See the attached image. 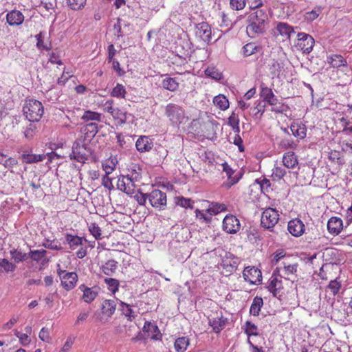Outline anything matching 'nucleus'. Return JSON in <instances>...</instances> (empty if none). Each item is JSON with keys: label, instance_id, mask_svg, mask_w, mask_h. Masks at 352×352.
I'll return each mask as SVG.
<instances>
[{"label": "nucleus", "instance_id": "f257e3e1", "mask_svg": "<svg viewBox=\"0 0 352 352\" xmlns=\"http://www.w3.org/2000/svg\"><path fill=\"white\" fill-rule=\"evenodd\" d=\"M268 16L265 10L257 9L248 16V25L246 28L248 36L254 38L258 34L264 33L266 30V24Z\"/></svg>", "mask_w": 352, "mask_h": 352}, {"label": "nucleus", "instance_id": "f03ea898", "mask_svg": "<svg viewBox=\"0 0 352 352\" xmlns=\"http://www.w3.org/2000/svg\"><path fill=\"white\" fill-rule=\"evenodd\" d=\"M25 118L32 122H38L43 115L44 109L42 103L36 100H27L23 107Z\"/></svg>", "mask_w": 352, "mask_h": 352}, {"label": "nucleus", "instance_id": "7ed1b4c3", "mask_svg": "<svg viewBox=\"0 0 352 352\" xmlns=\"http://www.w3.org/2000/svg\"><path fill=\"white\" fill-rule=\"evenodd\" d=\"M91 154V149L85 143V140L78 139L73 144L70 158L84 164Z\"/></svg>", "mask_w": 352, "mask_h": 352}, {"label": "nucleus", "instance_id": "20e7f679", "mask_svg": "<svg viewBox=\"0 0 352 352\" xmlns=\"http://www.w3.org/2000/svg\"><path fill=\"white\" fill-rule=\"evenodd\" d=\"M165 115L173 124H179L185 118V112L178 104L169 103L165 107Z\"/></svg>", "mask_w": 352, "mask_h": 352}, {"label": "nucleus", "instance_id": "39448f33", "mask_svg": "<svg viewBox=\"0 0 352 352\" xmlns=\"http://www.w3.org/2000/svg\"><path fill=\"white\" fill-rule=\"evenodd\" d=\"M297 38L296 47L305 54H309L314 46L315 41L314 38L305 32L298 33Z\"/></svg>", "mask_w": 352, "mask_h": 352}, {"label": "nucleus", "instance_id": "423d86ee", "mask_svg": "<svg viewBox=\"0 0 352 352\" xmlns=\"http://www.w3.org/2000/svg\"><path fill=\"white\" fill-rule=\"evenodd\" d=\"M148 202L153 208L164 210L166 207V194L158 189L153 190L148 193Z\"/></svg>", "mask_w": 352, "mask_h": 352}, {"label": "nucleus", "instance_id": "0eeeda50", "mask_svg": "<svg viewBox=\"0 0 352 352\" xmlns=\"http://www.w3.org/2000/svg\"><path fill=\"white\" fill-rule=\"evenodd\" d=\"M278 211L274 208H269L265 210L261 216V226L267 229H271L278 223L279 217Z\"/></svg>", "mask_w": 352, "mask_h": 352}, {"label": "nucleus", "instance_id": "6e6552de", "mask_svg": "<svg viewBox=\"0 0 352 352\" xmlns=\"http://www.w3.org/2000/svg\"><path fill=\"white\" fill-rule=\"evenodd\" d=\"M282 278L283 275L279 274V268H276L269 280L267 288L275 297L278 296L283 289Z\"/></svg>", "mask_w": 352, "mask_h": 352}, {"label": "nucleus", "instance_id": "1a4fd4ad", "mask_svg": "<svg viewBox=\"0 0 352 352\" xmlns=\"http://www.w3.org/2000/svg\"><path fill=\"white\" fill-rule=\"evenodd\" d=\"M62 286L69 291L75 287L78 281V275L75 272H66L65 270H58Z\"/></svg>", "mask_w": 352, "mask_h": 352}, {"label": "nucleus", "instance_id": "9d476101", "mask_svg": "<svg viewBox=\"0 0 352 352\" xmlns=\"http://www.w3.org/2000/svg\"><path fill=\"white\" fill-rule=\"evenodd\" d=\"M222 228L228 234H236L241 229V223L234 215L227 214L223 220Z\"/></svg>", "mask_w": 352, "mask_h": 352}, {"label": "nucleus", "instance_id": "9b49d317", "mask_svg": "<svg viewBox=\"0 0 352 352\" xmlns=\"http://www.w3.org/2000/svg\"><path fill=\"white\" fill-rule=\"evenodd\" d=\"M243 276L245 281L252 285L259 284L262 280L261 272L255 267H246L243 272Z\"/></svg>", "mask_w": 352, "mask_h": 352}, {"label": "nucleus", "instance_id": "f8f14e48", "mask_svg": "<svg viewBox=\"0 0 352 352\" xmlns=\"http://www.w3.org/2000/svg\"><path fill=\"white\" fill-rule=\"evenodd\" d=\"M196 36L206 43H210L212 40V30L208 23H198L195 28Z\"/></svg>", "mask_w": 352, "mask_h": 352}, {"label": "nucleus", "instance_id": "ddd939ff", "mask_svg": "<svg viewBox=\"0 0 352 352\" xmlns=\"http://www.w3.org/2000/svg\"><path fill=\"white\" fill-rule=\"evenodd\" d=\"M117 188L127 195H132L135 192L134 182L129 175L118 177Z\"/></svg>", "mask_w": 352, "mask_h": 352}, {"label": "nucleus", "instance_id": "4468645a", "mask_svg": "<svg viewBox=\"0 0 352 352\" xmlns=\"http://www.w3.org/2000/svg\"><path fill=\"white\" fill-rule=\"evenodd\" d=\"M56 154L54 152L48 153L46 155H36V154H25L23 153L21 155L22 161L26 164L37 163L43 161L46 156L48 157V161L50 162L52 160V157Z\"/></svg>", "mask_w": 352, "mask_h": 352}, {"label": "nucleus", "instance_id": "2eb2a0df", "mask_svg": "<svg viewBox=\"0 0 352 352\" xmlns=\"http://www.w3.org/2000/svg\"><path fill=\"white\" fill-rule=\"evenodd\" d=\"M287 230L292 235L298 237L304 233L305 225L300 219H294L289 221Z\"/></svg>", "mask_w": 352, "mask_h": 352}, {"label": "nucleus", "instance_id": "dca6fc26", "mask_svg": "<svg viewBox=\"0 0 352 352\" xmlns=\"http://www.w3.org/2000/svg\"><path fill=\"white\" fill-rule=\"evenodd\" d=\"M135 147L140 153L148 152L153 147V140L148 136L141 135L135 142Z\"/></svg>", "mask_w": 352, "mask_h": 352}, {"label": "nucleus", "instance_id": "f3484780", "mask_svg": "<svg viewBox=\"0 0 352 352\" xmlns=\"http://www.w3.org/2000/svg\"><path fill=\"white\" fill-rule=\"evenodd\" d=\"M6 20L10 25L18 26L23 23L24 16L19 10H13L7 13Z\"/></svg>", "mask_w": 352, "mask_h": 352}, {"label": "nucleus", "instance_id": "a211bd4d", "mask_svg": "<svg viewBox=\"0 0 352 352\" xmlns=\"http://www.w3.org/2000/svg\"><path fill=\"white\" fill-rule=\"evenodd\" d=\"M226 322L227 319L223 316L221 313L220 315L217 314L215 317L209 318V324L217 333H219L226 327Z\"/></svg>", "mask_w": 352, "mask_h": 352}, {"label": "nucleus", "instance_id": "6ab92c4d", "mask_svg": "<svg viewBox=\"0 0 352 352\" xmlns=\"http://www.w3.org/2000/svg\"><path fill=\"white\" fill-rule=\"evenodd\" d=\"M116 300L113 299L104 300L101 305L102 316L111 317L116 309Z\"/></svg>", "mask_w": 352, "mask_h": 352}, {"label": "nucleus", "instance_id": "aec40b11", "mask_svg": "<svg viewBox=\"0 0 352 352\" xmlns=\"http://www.w3.org/2000/svg\"><path fill=\"white\" fill-rule=\"evenodd\" d=\"M342 221L339 217H333L328 221L327 229L332 234L338 235L342 230Z\"/></svg>", "mask_w": 352, "mask_h": 352}, {"label": "nucleus", "instance_id": "412c9836", "mask_svg": "<svg viewBox=\"0 0 352 352\" xmlns=\"http://www.w3.org/2000/svg\"><path fill=\"white\" fill-rule=\"evenodd\" d=\"M283 267H278L279 268V274L282 273L283 277L287 280L291 279V276L296 274L298 268V264H289L286 262H283Z\"/></svg>", "mask_w": 352, "mask_h": 352}, {"label": "nucleus", "instance_id": "4be33fe9", "mask_svg": "<svg viewBox=\"0 0 352 352\" xmlns=\"http://www.w3.org/2000/svg\"><path fill=\"white\" fill-rule=\"evenodd\" d=\"M276 30L280 36L285 38V39H289L291 34L294 33V28L289 25L287 23L279 22L277 23Z\"/></svg>", "mask_w": 352, "mask_h": 352}, {"label": "nucleus", "instance_id": "5701e85b", "mask_svg": "<svg viewBox=\"0 0 352 352\" xmlns=\"http://www.w3.org/2000/svg\"><path fill=\"white\" fill-rule=\"evenodd\" d=\"M283 163L287 168H294L298 164L297 156L293 151L285 153L283 156Z\"/></svg>", "mask_w": 352, "mask_h": 352}, {"label": "nucleus", "instance_id": "b1692460", "mask_svg": "<svg viewBox=\"0 0 352 352\" xmlns=\"http://www.w3.org/2000/svg\"><path fill=\"white\" fill-rule=\"evenodd\" d=\"M261 96L264 101H266L272 106L276 105L278 102L277 97L274 94L272 89L267 87L261 88Z\"/></svg>", "mask_w": 352, "mask_h": 352}, {"label": "nucleus", "instance_id": "393cba45", "mask_svg": "<svg viewBox=\"0 0 352 352\" xmlns=\"http://www.w3.org/2000/svg\"><path fill=\"white\" fill-rule=\"evenodd\" d=\"M83 240L86 241L84 238L77 235H73L68 233L65 234V242L69 245L71 250H75L78 246H81L82 245Z\"/></svg>", "mask_w": 352, "mask_h": 352}, {"label": "nucleus", "instance_id": "a878e982", "mask_svg": "<svg viewBox=\"0 0 352 352\" xmlns=\"http://www.w3.org/2000/svg\"><path fill=\"white\" fill-rule=\"evenodd\" d=\"M118 263L116 261L111 259L105 262L103 265H102L100 267V270L104 274L111 276L115 274L118 268Z\"/></svg>", "mask_w": 352, "mask_h": 352}, {"label": "nucleus", "instance_id": "bb28decb", "mask_svg": "<svg viewBox=\"0 0 352 352\" xmlns=\"http://www.w3.org/2000/svg\"><path fill=\"white\" fill-rule=\"evenodd\" d=\"M79 288L82 291V299L87 303H91L98 296V292L94 288H89L82 285Z\"/></svg>", "mask_w": 352, "mask_h": 352}, {"label": "nucleus", "instance_id": "cd10ccee", "mask_svg": "<svg viewBox=\"0 0 352 352\" xmlns=\"http://www.w3.org/2000/svg\"><path fill=\"white\" fill-rule=\"evenodd\" d=\"M111 116L113 119L118 120V122L120 124H125L129 118L132 116L131 114L128 113L127 112L118 107L114 109Z\"/></svg>", "mask_w": 352, "mask_h": 352}, {"label": "nucleus", "instance_id": "c85d7f7f", "mask_svg": "<svg viewBox=\"0 0 352 352\" xmlns=\"http://www.w3.org/2000/svg\"><path fill=\"white\" fill-rule=\"evenodd\" d=\"M292 134L300 139H304L307 135V129L304 124H292L290 126Z\"/></svg>", "mask_w": 352, "mask_h": 352}, {"label": "nucleus", "instance_id": "c756f323", "mask_svg": "<svg viewBox=\"0 0 352 352\" xmlns=\"http://www.w3.org/2000/svg\"><path fill=\"white\" fill-rule=\"evenodd\" d=\"M227 210V206L224 204H220L218 202H211L208 205V208H207V212L210 213V215L217 214L221 212H224Z\"/></svg>", "mask_w": 352, "mask_h": 352}, {"label": "nucleus", "instance_id": "7c9ffc66", "mask_svg": "<svg viewBox=\"0 0 352 352\" xmlns=\"http://www.w3.org/2000/svg\"><path fill=\"white\" fill-rule=\"evenodd\" d=\"M327 62L333 67H340L346 65V60L338 54H332L327 58Z\"/></svg>", "mask_w": 352, "mask_h": 352}, {"label": "nucleus", "instance_id": "2f4dec72", "mask_svg": "<svg viewBox=\"0 0 352 352\" xmlns=\"http://www.w3.org/2000/svg\"><path fill=\"white\" fill-rule=\"evenodd\" d=\"M213 103L217 107L222 111H225L229 107V101L223 94H219L215 96L213 99Z\"/></svg>", "mask_w": 352, "mask_h": 352}, {"label": "nucleus", "instance_id": "473e14b6", "mask_svg": "<svg viewBox=\"0 0 352 352\" xmlns=\"http://www.w3.org/2000/svg\"><path fill=\"white\" fill-rule=\"evenodd\" d=\"M162 87L170 91H175L179 87V83L175 78L168 77L163 79L162 82Z\"/></svg>", "mask_w": 352, "mask_h": 352}, {"label": "nucleus", "instance_id": "72a5a7b5", "mask_svg": "<svg viewBox=\"0 0 352 352\" xmlns=\"http://www.w3.org/2000/svg\"><path fill=\"white\" fill-rule=\"evenodd\" d=\"M263 305V300L261 297L256 296L250 306V312L254 316H258L261 309Z\"/></svg>", "mask_w": 352, "mask_h": 352}, {"label": "nucleus", "instance_id": "f704fd0d", "mask_svg": "<svg viewBox=\"0 0 352 352\" xmlns=\"http://www.w3.org/2000/svg\"><path fill=\"white\" fill-rule=\"evenodd\" d=\"M189 345V340L186 337L178 338L174 343L176 352H184Z\"/></svg>", "mask_w": 352, "mask_h": 352}, {"label": "nucleus", "instance_id": "c9c22d12", "mask_svg": "<svg viewBox=\"0 0 352 352\" xmlns=\"http://www.w3.org/2000/svg\"><path fill=\"white\" fill-rule=\"evenodd\" d=\"M98 131V126L96 122L87 123L84 126V132L85 137L90 139L94 138Z\"/></svg>", "mask_w": 352, "mask_h": 352}, {"label": "nucleus", "instance_id": "e433bc0d", "mask_svg": "<svg viewBox=\"0 0 352 352\" xmlns=\"http://www.w3.org/2000/svg\"><path fill=\"white\" fill-rule=\"evenodd\" d=\"M81 118L85 122L91 121H94V122H100L101 121V114L96 111H86Z\"/></svg>", "mask_w": 352, "mask_h": 352}, {"label": "nucleus", "instance_id": "4c0bfd02", "mask_svg": "<svg viewBox=\"0 0 352 352\" xmlns=\"http://www.w3.org/2000/svg\"><path fill=\"white\" fill-rule=\"evenodd\" d=\"M126 94V89L124 85L118 83L111 91V96L117 98H125Z\"/></svg>", "mask_w": 352, "mask_h": 352}, {"label": "nucleus", "instance_id": "58836bf2", "mask_svg": "<svg viewBox=\"0 0 352 352\" xmlns=\"http://www.w3.org/2000/svg\"><path fill=\"white\" fill-rule=\"evenodd\" d=\"M297 144L291 138H285L280 140L278 143V147L282 149H295Z\"/></svg>", "mask_w": 352, "mask_h": 352}, {"label": "nucleus", "instance_id": "ea45409f", "mask_svg": "<svg viewBox=\"0 0 352 352\" xmlns=\"http://www.w3.org/2000/svg\"><path fill=\"white\" fill-rule=\"evenodd\" d=\"M47 254V251L41 249L37 250H30L28 253L29 258L32 261L38 262L43 259Z\"/></svg>", "mask_w": 352, "mask_h": 352}, {"label": "nucleus", "instance_id": "a19ab883", "mask_svg": "<svg viewBox=\"0 0 352 352\" xmlns=\"http://www.w3.org/2000/svg\"><path fill=\"white\" fill-rule=\"evenodd\" d=\"M120 307L122 314L128 318L129 320L131 321L135 318V315L134 314V311L129 304L120 301Z\"/></svg>", "mask_w": 352, "mask_h": 352}, {"label": "nucleus", "instance_id": "79ce46f5", "mask_svg": "<svg viewBox=\"0 0 352 352\" xmlns=\"http://www.w3.org/2000/svg\"><path fill=\"white\" fill-rule=\"evenodd\" d=\"M175 204L184 208H193V201L190 199L184 197H176L175 198Z\"/></svg>", "mask_w": 352, "mask_h": 352}, {"label": "nucleus", "instance_id": "37998d69", "mask_svg": "<svg viewBox=\"0 0 352 352\" xmlns=\"http://www.w3.org/2000/svg\"><path fill=\"white\" fill-rule=\"evenodd\" d=\"M104 283L107 285V288L113 294H115L118 291L120 283L117 279L113 278H106L104 280Z\"/></svg>", "mask_w": 352, "mask_h": 352}, {"label": "nucleus", "instance_id": "c03bdc74", "mask_svg": "<svg viewBox=\"0 0 352 352\" xmlns=\"http://www.w3.org/2000/svg\"><path fill=\"white\" fill-rule=\"evenodd\" d=\"M10 254L12 258L14 259L16 263L22 262L29 258L28 254L23 253L17 250H11Z\"/></svg>", "mask_w": 352, "mask_h": 352}, {"label": "nucleus", "instance_id": "a18cd8bd", "mask_svg": "<svg viewBox=\"0 0 352 352\" xmlns=\"http://www.w3.org/2000/svg\"><path fill=\"white\" fill-rule=\"evenodd\" d=\"M37 131V127L35 124L30 122L29 124L24 129L23 134L24 136L28 139H32Z\"/></svg>", "mask_w": 352, "mask_h": 352}, {"label": "nucleus", "instance_id": "49530a36", "mask_svg": "<svg viewBox=\"0 0 352 352\" xmlns=\"http://www.w3.org/2000/svg\"><path fill=\"white\" fill-rule=\"evenodd\" d=\"M258 49V46L254 43H248L242 48V53L245 56H250L254 54Z\"/></svg>", "mask_w": 352, "mask_h": 352}, {"label": "nucleus", "instance_id": "de8ad7c7", "mask_svg": "<svg viewBox=\"0 0 352 352\" xmlns=\"http://www.w3.org/2000/svg\"><path fill=\"white\" fill-rule=\"evenodd\" d=\"M116 160L115 159H110L106 160L102 164L103 170L105 172V174L109 175L111 174L116 168Z\"/></svg>", "mask_w": 352, "mask_h": 352}, {"label": "nucleus", "instance_id": "09e8293b", "mask_svg": "<svg viewBox=\"0 0 352 352\" xmlns=\"http://www.w3.org/2000/svg\"><path fill=\"white\" fill-rule=\"evenodd\" d=\"M43 245L45 248H48L53 250H63V247L61 246V245L56 240H49L46 239L43 243Z\"/></svg>", "mask_w": 352, "mask_h": 352}, {"label": "nucleus", "instance_id": "8fccbe9b", "mask_svg": "<svg viewBox=\"0 0 352 352\" xmlns=\"http://www.w3.org/2000/svg\"><path fill=\"white\" fill-rule=\"evenodd\" d=\"M87 0H67L68 6L74 10H78L84 8Z\"/></svg>", "mask_w": 352, "mask_h": 352}, {"label": "nucleus", "instance_id": "3c124183", "mask_svg": "<svg viewBox=\"0 0 352 352\" xmlns=\"http://www.w3.org/2000/svg\"><path fill=\"white\" fill-rule=\"evenodd\" d=\"M44 34L45 33L43 32H41L39 34H36L35 36V38L36 39V47L39 50H50V47L47 46V44L45 43L43 38H44Z\"/></svg>", "mask_w": 352, "mask_h": 352}, {"label": "nucleus", "instance_id": "603ef678", "mask_svg": "<svg viewBox=\"0 0 352 352\" xmlns=\"http://www.w3.org/2000/svg\"><path fill=\"white\" fill-rule=\"evenodd\" d=\"M241 176H242L241 173H239L236 175H234V174L231 175H229V176L228 177V179L223 184V186L227 188H230L232 186L234 185L239 181Z\"/></svg>", "mask_w": 352, "mask_h": 352}, {"label": "nucleus", "instance_id": "864d4df0", "mask_svg": "<svg viewBox=\"0 0 352 352\" xmlns=\"http://www.w3.org/2000/svg\"><path fill=\"white\" fill-rule=\"evenodd\" d=\"M205 74L212 79L214 80H220L222 77L221 73H220L217 69L214 67H208L205 70Z\"/></svg>", "mask_w": 352, "mask_h": 352}, {"label": "nucleus", "instance_id": "5fc2aeb1", "mask_svg": "<svg viewBox=\"0 0 352 352\" xmlns=\"http://www.w3.org/2000/svg\"><path fill=\"white\" fill-rule=\"evenodd\" d=\"M286 175V170L285 168L275 166L272 169V177L274 179H280Z\"/></svg>", "mask_w": 352, "mask_h": 352}, {"label": "nucleus", "instance_id": "6e6d98bb", "mask_svg": "<svg viewBox=\"0 0 352 352\" xmlns=\"http://www.w3.org/2000/svg\"><path fill=\"white\" fill-rule=\"evenodd\" d=\"M14 335L19 339V341L22 345L28 346L30 343V339L29 338L28 333H24L15 330Z\"/></svg>", "mask_w": 352, "mask_h": 352}, {"label": "nucleus", "instance_id": "4d7b16f0", "mask_svg": "<svg viewBox=\"0 0 352 352\" xmlns=\"http://www.w3.org/2000/svg\"><path fill=\"white\" fill-rule=\"evenodd\" d=\"M89 231L95 237L96 239H100L101 230L96 223H91L89 226Z\"/></svg>", "mask_w": 352, "mask_h": 352}, {"label": "nucleus", "instance_id": "13d9d810", "mask_svg": "<svg viewBox=\"0 0 352 352\" xmlns=\"http://www.w3.org/2000/svg\"><path fill=\"white\" fill-rule=\"evenodd\" d=\"M256 331H257V327L254 323H252L250 321H247L245 322V331L248 336L258 335V333Z\"/></svg>", "mask_w": 352, "mask_h": 352}, {"label": "nucleus", "instance_id": "bf43d9fd", "mask_svg": "<svg viewBox=\"0 0 352 352\" xmlns=\"http://www.w3.org/2000/svg\"><path fill=\"white\" fill-rule=\"evenodd\" d=\"M230 5L232 10H241L245 8L246 1L245 0H230Z\"/></svg>", "mask_w": 352, "mask_h": 352}, {"label": "nucleus", "instance_id": "052dcab7", "mask_svg": "<svg viewBox=\"0 0 352 352\" xmlns=\"http://www.w3.org/2000/svg\"><path fill=\"white\" fill-rule=\"evenodd\" d=\"M0 266L7 272H13L16 269V265L6 258L0 259Z\"/></svg>", "mask_w": 352, "mask_h": 352}, {"label": "nucleus", "instance_id": "680f3d73", "mask_svg": "<svg viewBox=\"0 0 352 352\" xmlns=\"http://www.w3.org/2000/svg\"><path fill=\"white\" fill-rule=\"evenodd\" d=\"M135 199L141 206H144L148 199V193H143L138 191L134 196Z\"/></svg>", "mask_w": 352, "mask_h": 352}, {"label": "nucleus", "instance_id": "e2e57ef3", "mask_svg": "<svg viewBox=\"0 0 352 352\" xmlns=\"http://www.w3.org/2000/svg\"><path fill=\"white\" fill-rule=\"evenodd\" d=\"M38 337L43 342H50L51 337L50 330L45 327H43L39 332Z\"/></svg>", "mask_w": 352, "mask_h": 352}, {"label": "nucleus", "instance_id": "0e129e2a", "mask_svg": "<svg viewBox=\"0 0 352 352\" xmlns=\"http://www.w3.org/2000/svg\"><path fill=\"white\" fill-rule=\"evenodd\" d=\"M74 340H75V337L72 336H69L67 338L63 348L60 350L59 352H68L69 351V349L72 348V346L74 342Z\"/></svg>", "mask_w": 352, "mask_h": 352}, {"label": "nucleus", "instance_id": "69168bd1", "mask_svg": "<svg viewBox=\"0 0 352 352\" xmlns=\"http://www.w3.org/2000/svg\"><path fill=\"white\" fill-rule=\"evenodd\" d=\"M104 111L108 112L111 115L117 107H114V101L112 99L107 100L103 104Z\"/></svg>", "mask_w": 352, "mask_h": 352}, {"label": "nucleus", "instance_id": "338daca9", "mask_svg": "<svg viewBox=\"0 0 352 352\" xmlns=\"http://www.w3.org/2000/svg\"><path fill=\"white\" fill-rule=\"evenodd\" d=\"M148 331H152L155 333H157L153 336H151V338L154 340H159L162 337V334L160 333V331L158 329V327L155 325V324H151V322H149L148 324Z\"/></svg>", "mask_w": 352, "mask_h": 352}, {"label": "nucleus", "instance_id": "774afa93", "mask_svg": "<svg viewBox=\"0 0 352 352\" xmlns=\"http://www.w3.org/2000/svg\"><path fill=\"white\" fill-rule=\"evenodd\" d=\"M102 186L109 189V190L113 188V186L111 182V179L109 177V175L105 174L102 179Z\"/></svg>", "mask_w": 352, "mask_h": 352}]
</instances>
